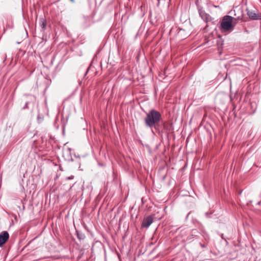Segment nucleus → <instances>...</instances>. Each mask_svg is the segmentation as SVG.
Here are the masks:
<instances>
[{
	"label": "nucleus",
	"mask_w": 261,
	"mask_h": 261,
	"mask_svg": "<svg viewBox=\"0 0 261 261\" xmlns=\"http://www.w3.org/2000/svg\"><path fill=\"white\" fill-rule=\"evenodd\" d=\"M161 118V114L159 112L154 109L151 110L144 119L145 125L147 127H152L160 121Z\"/></svg>",
	"instance_id": "nucleus-1"
},
{
	"label": "nucleus",
	"mask_w": 261,
	"mask_h": 261,
	"mask_svg": "<svg viewBox=\"0 0 261 261\" xmlns=\"http://www.w3.org/2000/svg\"><path fill=\"white\" fill-rule=\"evenodd\" d=\"M233 17L229 16H224L221 21L220 30L222 32L230 31L234 27L233 25Z\"/></svg>",
	"instance_id": "nucleus-2"
},
{
	"label": "nucleus",
	"mask_w": 261,
	"mask_h": 261,
	"mask_svg": "<svg viewBox=\"0 0 261 261\" xmlns=\"http://www.w3.org/2000/svg\"><path fill=\"white\" fill-rule=\"evenodd\" d=\"M247 15L250 19L251 20H260L261 13L256 9H247Z\"/></svg>",
	"instance_id": "nucleus-3"
},
{
	"label": "nucleus",
	"mask_w": 261,
	"mask_h": 261,
	"mask_svg": "<svg viewBox=\"0 0 261 261\" xmlns=\"http://www.w3.org/2000/svg\"><path fill=\"white\" fill-rule=\"evenodd\" d=\"M9 234L6 231L2 232L0 233V247H2L9 239Z\"/></svg>",
	"instance_id": "nucleus-4"
},
{
	"label": "nucleus",
	"mask_w": 261,
	"mask_h": 261,
	"mask_svg": "<svg viewBox=\"0 0 261 261\" xmlns=\"http://www.w3.org/2000/svg\"><path fill=\"white\" fill-rule=\"evenodd\" d=\"M198 12L201 18L205 22H207L212 20L211 16L206 13L202 9H199Z\"/></svg>",
	"instance_id": "nucleus-5"
},
{
	"label": "nucleus",
	"mask_w": 261,
	"mask_h": 261,
	"mask_svg": "<svg viewBox=\"0 0 261 261\" xmlns=\"http://www.w3.org/2000/svg\"><path fill=\"white\" fill-rule=\"evenodd\" d=\"M234 12L235 13L234 16L235 17H233V20H239L242 19L244 16V14L243 13V11H242L241 9L239 7H237L234 9Z\"/></svg>",
	"instance_id": "nucleus-6"
},
{
	"label": "nucleus",
	"mask_w": 261,
	"mask_h": 261,
	"mask_svg": "<svg viewBox=\"0 0 261 261\" xmlns=\"http://www.w3.org/2000/svg\"><path fill=\"white\" fill-rule=\"evenodd\" d=\"M153 222V218L151 216H149L144 219L142 222V227L148 228Z\"/></svg>",
	"instance_id": "nucleus-7"
},
{
	"label": "nucleus",
	"mask_w": 261,
	"mask_h": 261,
	"mask_svg": "<svg viewBox=\"0 0 261 261\" xmlns=\"http://www.w3.org/2000/svg\"><path fill=\"white\" fill-rule=\"evenodd\" d=\"M76 233H77V237L79 240H84L85 239V236L84 234L80 233L78 231H76Z\"/></svg>",
	"instance_id": "nucleus-8"
},
{
	"label": "nucleus",
	"mask_w": 261,
	"mask_h": 261,
	"mask_svg": "<svg viewBox=\"0 0 261 261\" xmlns=\"http://www.w3.org/2000/svg\"><path fill=\"white\" fill-rule=\"evenodd\" d=\"M40 25L42 29H45L46 27V23L43 18L40 20Z\"/></svg>",
	"instance_id": "nucleus-9"
},
{
	"label": "nucleus",
	"mask_w": 261,
	"mask_h": 261,
	"mask_svg": "<svg viewBox=\"0 0 261 261\" xmlns=\"http://www.w3.org/2000/svg\"><path fill=\"white\" fill-rule=\"evenodd\" d=\"M28 104H29V102H26L25 106L23 108V109H28Z\"/></svg>",
	"instance_id": "nucleus-10"
},
{
	"label": "nucleus",
	"mask_w": 261,
	"mask_h": 261,
	"mask_svg": "<svg viewBox=\"0 0 261 261\" xmlns=\"http://www.w3.org/2000/svg\"><path fill=\"white\" fill-rule=\"evenodd\" d=\"M73 178H74V176L71 175V176L66 177V179L67 180H70V179H72Z\"/></svg>",
	"instance_id": "nucleus-11"
},
{
	"label": "nucleus",
	"mask_w": 261,
	"mask_h": 261,
	"mask_svg": "<svg viewBox=\"0 0 261 261\" xmlns=\"http://www.w3.org/2000/svg\"><path fill=\"white\" fill-rule=\"evenodd\" d=\"M70 1L72 3H74V0H70Z\"/></svg>",
	"instance_id": "nucleus-12"
}]
</instances>
